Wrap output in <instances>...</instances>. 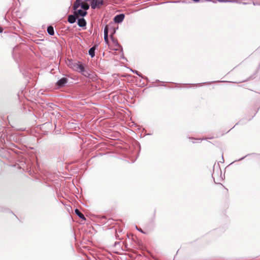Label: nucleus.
<instances>
[{
  "instance_id": "nucleus-1",
  "label": "nucleus",
  "mask_w": 260,
  "mask_h": 260,
  "mask_svg": "<svg viewBox=\"0 0 260 260\" xmlns=\"http://www.w3.org/2000/svg\"><path fill=\"white\" fill-rule=\"evenodd\" d=\"M82 0H76L74 3L73 9L76 10L78 9L79 7L84 10L86 11L89 9L90 5L87 3H83Z\"/></svg>"
},
{
  "instance_id": "nucleus-2",
  "label": "nucleus",
  "mask_w": 260,
  "mask_h": 260,
  "mask_svg": "<svg viewBox=\"0 0 260 260\" xmlns=\"http://www.w3.org/2000/svg\"><path fill=\"white\" fill-rule=\"evenodd\" d=\"M104 4L103 0H92L90 3V6L92 9H99Z\"/></svg>"
},
{
  "instance_id": "nucleus-3",
  "label": "nucleus",
  "mask_w": 260,
  "mask_h": 260,
  "mask_svg": "<svg viewBox=\"0 0 260 260\" xmlns=\"http://www.w3.org/2000/svg\"><path fill=\"white\" fill-rule=\"evenodd\" d=\"M83 67L84 66L80 62L73 63L71 66V68L74 70L79 73L82 72V71H83Z\"/></svg>"
},
{
  "instance_id": "nucleus-4",
  "label": "nucleus",
  "mask_w": 260,
  "mask_h": 260,
  "mask_svg": "<svg viewBox=\"0 0 260 260\" xmlns=\"http://www.w3.org/2000/svg\"><path fill=\"white\" fill-rule=\"evenodd\" d=\"M75 10V12H74V14L75 15H76L78 17L79 16H81V17H84L86 15H87V11H84L83 10H82V9H76V10Z\"/></svg>"
},
{
  "instance_id": "nucleus-5",
  "label": "nucleus",
  "mask_w": 260,
  "mask_h": 260,
  "mask_svg": "<svg viewBox=\"0 0 260 260\" xmlns=\"http://www.w3.org/2000/svg\"><path fill=\"white\" fill-rule=\"evenodd\" d=\"M124 18V15L123 14H120L116 15L114 18V21L116 23L121 22Z\"/></svg>"
},
{
  "instance_id": "nucleus-6",
  "label": "nucleus",
  "mask_w": 260,
  "mask_h": 260,
  "mask_svg": "<svg viewBox=\"0 0 260 260\" xmlns=\"http://www.w3.org/2000/svg\"><path fill=\"white\" fill-rule=\"evenodd\" d=\"M68 82V79L63 77L59 79L56 83V85L58 87H63Z\"/></svg>"
},
{
  "instance_id": "nucleus-7",
  "label": "nucleus",
  "mask_w": 260,
  "mask_h": 260,
  "mask_svg": "<svg viewBox=\"0 0 260 260\" xmlns=\"http://www.w3.org/2000/svg\"><path fill=\"white\" fill-rule=\"evenodd\" d=\"M77 18L78 17L74 14V15H69L68 16V21L70 23L72 24L76 22Z\"/></svg>"
},
{
  "instance_id": "nucleus-8",
  "label": "nucleus",
  "mask_w": 260,
  "mask_h": 260,
  "mask_svg": "<svg viewBox=\"0 0 260 260\" xmlns=\"http://www.w3.org/2000/svg\"><path fill=\"white\" fill-rule=\"evenodd\" d=\"M78 25L80 27H85L86 25V21L83 18H79L77 22Z\"/></svg>"
},
{
  "instance_id": "nucleus-9",
  "label": "nucleus",
  "mask_w": 260,
  "mask_h": 260,
  "mask_svg": "<svg viewBox=\"0 0 260 260\" xmlns=\"http://www.w3.org/2000/svg\"><path fill=\"white\" fill-rule=\"evenodd\" d=\"M95 46H93V47L90 48L88 51L89 54L90 55L91 57H93L95 55Z\"/></svg>"
},
{
  "instance_id": "nucleus-10",
  "label": "nucleus",
  "mask_w": 260,
  "mask_h": 260,
  "mask_svg": "<svg viewBox=\"0 0 260 260\" xmlns=\"http://www.w3.org/2000/svg\"><path fill=\"white\" fill-rule=\"evenodd\" d=\"M76 214L80 218L85 220V218L84 216V215L80 211V210L78 209H76L75 210Z\"/></svg>"
},
{
  "instance_id": "nucleus-11",
  "label": "nucleus",
  "mask_w": 260,
  "mask_h": 260,
  "mask_svg": "<svg viewBox=\"0 0 260 260\" xmlns=\"http://www.w3.org/2000/svg\"><path fill=\"white\" fill-rule=\"evenodd\" d=\"M47 32L50 35L53 36L54 34L53 27L52 26H49L47 27Z\"/></svg>"
},
{
  "instance_id": "nucleus-12",
  "label": "nucleus",
  "mask_w": 260,
  "mask_h": 260,
  "mask_svg": "<svg viewBox=\"0 0 260 260\" xmlns=\"http://www.w3.org/2000/svg\"><path fill=\"white\" fill-rule=\"evenodd\" d=\"M80 73H81L83 76L85 77H88L89 75L88 72L86 71L84 67L83 71H82V72H80Z\"/></svg>"
},
{
  "instance_id": "nucleus-13",
  "label": "nucleus",
  "mask_w": 260,
  "mask_h": 260,
  "mask_svg": "<svg viewBox=\"0 0 260 260\" xmlns=\"http://www.w3.org/2000/svg\"><path fill=\"white\" fill-rule=\"evenodd\" d=\"M109 28L108 25H106L104 28V35H108Z\"/></svg>"
},
{
  "instance_id": "nucleus-14",
  "label": "nucleus",
  "mask_w": 260,
  "mask_h": 260,
  "mask_svg": "<svg viewBox=\"0 0 260 260\" xmlns=\"http://www.w3.org/2000/svg\"><path fill=\"white\" fill-rule=\"evenodd\" d=\"M216 1H218V2H220V3H229V2H233L232 1H230V0H216Z\"/></svg>"
},
{
  "instance_id": "nucleus-15",
  "label": "nucleus",
  "mask_w": 260,
  "mask_h": 260,
  "mask_svg": "<svg viewBox=\"0 0 260 260\" xmlns=\"http://www.w3.org/2000/svg\"><path fill=\"white\" fill-rule=\"evenodd\" d=\"M104 41L106 44H108L109 40H108V35H104Z\"/></svg>"
},
{
  "instance_id": "nucleus-16",
  "label": "nucleus",
  "mask_w": 260,
  "mask_h": 260,
  "mask_svg": "<svg viewBox=\"0 0 260 260\" xmlns=\"http://www.w3.org/2000/svg\"><path fill=\"white\" fill-rule=\"evenodd\" d=\"M133 73L136 74L137 75H138L140 77H142V74L139 73V72L136 70H131Z\"/></svg>"
},
{
  "instance_id": "nucleus-17",
  "label": "nucleus",
  "mask_w": 260,
  "mask_h": 260,
  "mask_svg": "<svg viewBox=\"0 0 260 260\" xmlns=\"http://www.w3.org/2000/svg\"><path fill=\"white\" fill-rule=\"evenodd\" d=\"M136 229L137 230H138L139 231H140L142 233H143V231L141 229H139L137 226H136Z\"/></svg>"
},
{
  "instance_id": "nucleus-18",
  "label": "nucleus",
  "mask_w": 260,
  "mask_h": 260,
  "mask_svg": "<svg viewBox=\"0 0 260 260\" xmlns=\"http://www.w3.org/2000/svg\"><path fill=\"white\" fill-rule=\"evenodd\" d=\"M245 157H246V156H244V157H242V158H240V159H239L238 160V161H240V160H242L243 159H244V158H245Z\"/></svg>"
},
{
  "instance_id": "nucleus-19",
  "label": "nucleus",
  "mask_w": 260,
  "mask_h": 260,
  "mask_svg": "<svg viewBox=\"0 0 260 260\" xmlns=\"http://www.w3.org/2000/svg\"><path fill=\"white\" fill-rule=\"evenodd\" d=\"M208 1H212L213 3H216L217 1H216V0H213V1H211V0H208Z\"/></svg>"
},
{
  "instance_id": "nucleus-20",
  "label": "nucleus",
  "mask_w": 260,
  "mask_h": 260,
  "mask_svg": "<svg viewBox=\"0 0 260 260\" xmlns=\"http://www.w3.org/2000/svg\"><path fill=\"white\" fill-rule=\"evenodd\" d=\"M3 30V29L1 27H0V33L2 32Z\"/></svg>"
},
{
  "instance_id": "nucleus-21",
  "label": "nucleus",
  "mask_w": 260,
  "mask_h": 260,
  "mask_svg": "<svg viewBox=\"0 0 260 260\" xmlns=\"http://www.w3.org/2000/svg\"><path fill=\"white\" fill-rule=\"evenodd\" d=\"M85 2H91L92 0H84Z\"/></svg>"
},
{
  "instance_id": "nucleus-22",
  "label": "nucleus",
  "mask_w": 260,
  "mask_h": 260,
  "mask_svg": "<svg viewBox=\"0 0 260 260\" xmlns=\"http://www.w3.org/2000/svg\"><path fill=\"white\" fill-rule=\"evenodd\" d=\"M253 5H258L257 3H254V2L253 3Z\"/></svg>"
},
{
  "instance_id": "nucleus-23",
  "label": "nucleus",
  "mask_w": 260,
  "mask_h": 260,
  "mask_svg": "<svg viewBox=\"0 0 260 260\" xmlns=\"http://www.w3.org/2000/svg\"><path fill=\"white\" fill-rule=\"evenodd\" d=\"M111 38L112 40L113 41H114V39H113V35H111Z\"/></svg>"
},
{
  "instance_id": "nucleus-24",
  "label": "nucleus",
  "mask_w": 260,
  "mask_h": 260,
  "mask_svg": "<svg viewBox=\"0 0 260 260\" xmlns=\"http://www.w3.org/2000/svg\"><path fill=\"white\" fill-rule=\"evenodd\" d=\"M198 85H202L201 83L199 84Z\"/></svg>"
}]
</instances>
